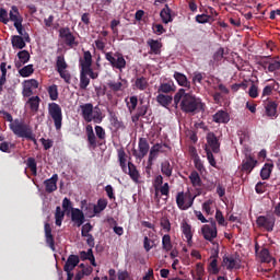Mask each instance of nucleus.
<instances>
[{
  "label": "nucleus",
  "instance_id": "nucleus-1",
  "mask_svg": "<svg viewBox=\"0 0 280 280\" xmlns=\"http://www.w3.org/2000/svg\"><path fill=\"white\" fill-rule=\"evenodd\" d=\"M174 104L176 108H178L179 104L182 113H186V115H198V113H205V103H202V98L185 92V89H179L176 92L174 95Z\"/></svg>",
  "mask_w": 280,
  "mask_h": 280
},
{
  "label": "nucleus",
  "instance_id": "nucleus-2",
  "mask_svg": "<svg viewBox=\"0 0 280 280\" xmlns=\"http://www.w3.org/2000/svg\"><path fill=\"white\" fill-rule=\"evenodd\" d=\"M10 130L19 137L20 139H27V141H33L34 145H38V141L36 140V136L32 130V127L25 121L16 118L13 124L9 125Z\"/></svg>",
  "mask_w": 280,
  "mask_h": 280
},
{
  "label": "nucleus",
  "instance_id": "nucleus-3",
  "mask_svg": "<svg viewBox=\"0 0 280 280\" xmlns=\"http://www.w3.org/2000/svg\"><path fill=\"white\" fill-rule=\"evenodd\" d=\"M80 110L81 116L86 124H91V121H94V124H102V120L104 119L102 117V109H100L98 106L93 107L92 103L80 105Z\"/></svg>",
  "mask_w": 280,
  "mask_h": 280
},
{
  "label": "nucleus",
  "instance_id": "nucleus-4",
  "mask_svg": "<svg viewBox=\"0 0 280 280\" xmlns=\"http://www.w3.org/2000/svg\"><path fill=\"white\" fill-rule=\"evenodd\" d=\"M161 148H167L168 150H172V148L167 143H155L149 152V158L147 162V173L150 174V170H152V166L154 165V161L159 159V153L165 154V150H161Z\"/></svg>",
  "mask_w": 280,
  "mask_h": 280
},
{
  "label": "nucleus",
  "instance_id": "nucleus-5",
  "mask_svg": "<svg viewBox=\"0 0 280 280\" xmlns=\"http://www.w3.org/2000/svg\"><path fill=\"white\" fill-rule=\"evenodd\" d=\"M48 115L51 117L56 130L62 129V107L58 103L48 104Z\"/></svg>",
  "mask_w": 280,
  "mask_h": 280
},
{
  "label": "nucleus",
  "instance_id": "nucleus-6",
  "mask_svg": "<svg viewBox=\"0 0 280 280\" xmlns=\"http://www.w3.org/2000/svg\"><path fill=\"white\" fill-rule=\"evenodd\" d=\"M105 59L108 60L113 69H118L119 71H121L126 67V59L124 58V55L119 51L105 52Z\"/></svg>",
  "mask_w": 280,
  "mask_h": 280
},
{
  "label": "nucleus",
  "instance_id": "nucleus-7",
  "mask_svg": "<svg viewBox=\"0 0 280 280\" xmlns=\"http://www.w3.org/2000/svg\"><path fill=\"white\" fill-rule=\"evenodd\" d=\"M194 200H196V197H192L190 192L179 191L176 195V205L180 211H187V209L194 207Z\"/></svg>",
  "mask_w": 280,
  "mask_h": 280
},
{
  "label": "nucleus",
  "instance_id": "nucleus-8",
  "mask_svg": "<svg viewBox=\"0 0 280 280\" xmlns=\"http://www.w3.org/2000/svg\"><path fill=\"white\" fill-rule=\"evenodd\" d=\"M138 150L139 151H137V149L132 150V155L135 159H139V161H141L148 156V152H150V143L148 142V138H139Z\"/></svg>",
  "mask_w": 280,
  "mask_h": 280
},
{
  "label": "nucleus",
  "instance_id": "nucleus-9",
  "mask_svg": "<svg viewBox=\"0 0 280 280\" xmlns=\"http://www.w3.org/2000/svg\"><path fill=\"white\" fill-rule=\"evenodd\" d=\"M59 37L63 39L65 45L73 49V47H78V42H75V35L71 33V28L69 27H61L59 30Z\"/></svg>",
  "mask_w": 280,
  "mask_h": 280
},
{
  "label": "nucleus",
  "instance_id": "nucleus-10",
  "mask_svg": "<svg viewBox=\"0 0 280 280\" xmlns=\"http://www.w3.org/2000/svg\"><path fill=\"white\" fill-rule=\"evenodd\" d=\"M256 224L258 229H264L268 233H272L275 231V218L260 215L256 219Z\"/></svg>",
  "mask_w": 280,
  "mask_h": 280
},
{
  "label": "nucleus",
  "instance_id": "nucleus-11",
  "mask_svg": "<svg viewBox=\"0 0 280 280\" xmlns=\"http://www.w3.org/2000/svg\"><path fill=\"white\" fill-rule=\"evenodd\" d=\"M240 264H242V260H240V255L237 254L223 256V266L226 270H240Z\"/></svg>",
  "mask_w": 280,
  "mask_h": 280
},
{
  "label": "nucleus",
  "instance_id": "nucleus-12",
  "mask_svg": "<svg viewBox=\"0 0 280 280\" xmlns=\"http://www.w3.org/2000/svg\"><path fill=\"white\" fill-rule=\"evenodd\" d=\"M206 139L210 151H212L214 154H218V152H220V140L218 139L215 133L208 132Z\"/></svg>",
  "mask_w": 280,
  "mask_h": 280
},
{
  "label": "nucleus",
  "instance_id": "nucleus-13",
  "mask_svg": "<svg viewBox=\"0 0 280 280\" xmlns=\"http://www.w3.org/2000/svg\"><path fill=\"white\" fill-rule=\"evenodd\" d=\"M44 233L47 246H49L52 252H56V240L54 238V234H51V224L45 223Z\"/></svg>",
  "mask_w": 280,
  "mask_h": 280
},
{
  "label": "nucleus",
  "instance_id": "nucleus-14",
  "mask_svg": "<svg viewBox=\"0 0 280 280\" xmlns=\"http://www.w3.org/2000/svg\"><path fill=\"white\" fill-rule=\"evenodd\" d=\"M47 194H54L58 189V174H54L50 178L44 180Z\"/></svg>",
  "mask_w": 280,
  "mask_h": 280
},
{
  "label": "nucleus",
  "instance_id": "nucleus-15",
  "mask_svg": "<svg viewBox=\"0 0 280 280\" xmlns=\"http://www.w3.org/2000/svg\"><path fill=\"white\" fill-rule=\"evenodd\" d=\"M214 124H229L231 121V115L226 110L220 109L212 116Z\"/></svg>",
  "mask_w": 280,
  "mask_h": 280
},
{
  "label": "nucleus",
  "instance_id": "nucleus-16",
  "mask_svg": "<svg viewBox=\"0 0 280 280\" xmlns=\"http://www.w3.org/2000/svg\"><path fill=\"white\" fill-rule=\"evenodd\" d=\"M201 233L208 242H213L215 237H218V229L211 228V225H203L201 229Z\"/></svg>",
  "mask_w": 280,
  "mask_h": 280
},
{
  "label": "nucleus",
  "instance_id": "nucleus-17",
  "mask_svg": "<svg viewBox=\"0 0 280 280\" xmlns=\"http://www.w3.org/2000/svg\"><path fill=\"white\" fill-rule=\"evenodd\" d=\"M80 264V256L78 255H70L63 266L65 272H72L75 269V266Z\"/></svg>",
  "mask_w": 280,
  "mask_h": 280
},
{
  "label": "nucleus",
  "instance_id": "nucleus-18",
  "mask_svg": "<svg viewBox=\"0 0 280 280\" xmlns=\"http://www.w3.org/2000/svg\"><path fill=\"white\" fill-rule=\"evenodd\" d=\"M71 220L74 222L77 226H82L85 222L84 212L79 208H74L71 211Z\"/></svg>",
  "mask_w": 280,
  "mask_h": 280
},
{
  "label": "nucleus",
  "instance_id": "nucleus-19",
  "mask_svg": "<svg viewBox=\"0 0 280 280\" xmlns=\"http://www.w3.org/2000/svg\"><path fill=\"white\" fill-rule=\"evenodd\" d=\"M264 106H265V113L267 115V117H277V108H278V104L275 101H264Z\"/></svg>",
  "mask_w": 280,
  "mask_h": 280
},
{
  "label": "nucleus",
  "instance_id": "nucleus-20",
  "mask_svg": "<svg viewBox=\"0 0 280 280\" xmlns=\"http://www.w3.org/2000/svg\"><path fill=\"white\" fill-rule=\"evenodd\" d=\"M255 165H257V161L253 159V156L248 155L242 162V171L247 172V174H250L253 170H255Z\"/></svg>",
  "mask_w": 280,
  "mask_h": 280
},
{
  "label": "nucleus",
  "instance_id": "nucleus-21",
  "mask_svg": "<svg viewBox=\"0 0 280 280\" xmlns=\"http://www.w3.org/2000/svg\"><path fill=\"white\" fill-rule=\"evenodd\" d=\"M174 80H176L179 86H184V89H191V82L187 80V75L180 72H174L173 74Z\"/></svg>",
  "mask_w": 280,
  "mask_h": 280
},
{
  "label": "nucleus",
  "instance_id": "nucleus-22",
  "mask_svg": "<svg viewBox=\"0 0 280 280\" xmlns=\"http://www.w3.org/2000/svg\"><path fill=\"white\" fill-rule=\"evenodd\" d=\"M125 174H128V176H130L133 183H139V178H141V174H139V170H137V166L132 162H128L127 173Z\"/></svg>",
  "mask_w": 280,
  "mask_h": 280
},
{
  "label": "nucleus",
  "instance_id": "nucleus-23",
  "mask_svg": "<svg viewBox=\"0 0 280 280\" xmlns=\"http://www.w3.org/2000/svg\"><path fill=\"white\" fill-rule=\"evenodd\" d=\"M9 21L14 23H23V15L19 12V7L12 5L9 12Z\"/></svg>",
  "mask_w": 280,
  "mask_h": 280
},
{
  "label": "nucleus",
  "instance_id": "nucleus-24",
  "mask_svg": "<svg viewBox=\"0 0 280 280\" xmlns=\"http://www.w3.org/2000/svg\"><path fill=\"white\" fill-rule=\"evenodd\" d=\"M81 70L93 67V55L89 50L83 52V59H80Z\"/></svg>",
  "mask_w": 280,
  "mask_h": 280
},
{
  "label": "nucleus",
  "instance_id": "nucleus-25",
  "mask_svg": "<svg viewBox=\"0 0 280 280\" xmlns=\"http://www.w3.org/2000/svg\"><path fill=\"white\" fill-rule=\"evenodd\" d=\"M148 47H150V54H154L155 56H159L161 54V47H163V44L159 42V39H148L147 40Z\"/></svg>",
  "mask_w": 280,
  "mask_h": 280
},
{
  "label": "nucleus",
  "instance_id": "nucleus-26",
  "mask_svg": "<svg viewBox=\"0 0 280 280\" xmlns=\"http://www.w3.org/2000/svg\"><path fill=\"white\" fill-rule=\"evenodd\" d=\"M160 16L162 19V23H165V25L174 21L172 18V9H170V4H165L164 9H162L160 12Z\"/></svg>",
  "mask_w": 280,
  "mask_h": 280
},
{
  "label": "nucleus",
  "instance_id": "nucleus-27",
  "mask_svg": "<svg viewBox=\"0 0 280 280\" xmlns=\"http://www.w3.org/2000/svg\"><path fill=\"white\" fill-rule=\"evenodd\" d=\"M176 91V84H174V81H168L166 83H162L159 89L158 93L162 94L165 93H174Z\"/></svg>",
  "mask_w": 280,
  "mask_h": 280
},
{
  "label": "nucleus",
  "instance_id": "nucleus-28",
  "mask_svg": "<svg viewBox=\"0 0 280 280\" xmlns=\"http://www.w3.org/2000/svg\"><path fill=\"white\" fill-rule=\"evenodd\" d=\"M86 135L89 145H91V148H97V138L95 137V132L93 131V126H86Z\"/></svg>",
  "mask_w": 280,
  "mask_h": 280
},
{
  "label": "nucleus",
  "instance_id": "nucleus-29",
  "mask_svg": "<svg viewBox=\"0 0 280 280\" xmlns=\"http://www.w3.org/2000/svg\"><path fill=\"white\" fill-rule=\"evenodd\" d=\"M26 105L30 106L32 113H38V108H40V97L32 96L27 100Z\"/></svg>",
  "mask_w": 280,
  "mask_h": 280
},
{
  "label": "nucleus",
  "instance_id": "nucleus-30",
  "mask_svg": "<svg viewBox=\"0 0 280 280\" xmlns=\"http://www.w3.org/2000/svg\"><path fill=\"white\" fill-rule=\"evenodd\" d=\"M126 151H124V149H119L118 150V162H119V166L121 167L124 174H128V166H127V159H126Z\"/></svg>",
  "mask_w": 280,
  "mask_h": 280
},
{
  "label": "nucleus",
  "instance_id": "nucleus-31",
  "mask_svg": "<svg viewBox=\"0 0 280 280\" xmlns=\"http://www.w3.org/2000/svg\"><path fill=\"white\" fill-rule=\"evenodd\" d=\"M107 89L109 91H113L114 93H119V91H124V83L121 81H115V80H109L106 83Z\"/></svg>",
  "mask_w": 280,
  "mask_h": 280
},
{
  "label": "nucleus",
  "instance_id": "nucleus-32",
  "mask_svg": "<svg viewBox=\"0 0 280 280\" xmlns=\"http://www.w3.org/2000/svg\"><path fill=\"white\" fill-rule=\"evenodd\" d=\"M89 84H91V79L89 78V74L84 70H81L80 84H79L81 91H86V89L89 88Z\"/></svg>",
  "mask_w": 280,
  "mask_h": 280
},
{
  "label": "nucleus",
  "instance_id": "nucleus-33",
  "mask_svg": "<svg viewBox=\"0 0 280 280\" xmlns=\"http://www.w3.org/2000/svg\"><path fill=\"white\" fill-rule=\"evenodd\" d=\"M261 264H270V261H273V264H277V260L270 256V250L268 248H262L259 254Z\"/></svg>",
  "mask_w": 280,
  "mask_h": 280
},
{
  "label": "nucleus",
  "instance_id": "nucleus-34",
  "mask_svg": "<svg viewBox=\"0 0 280 280\" xmlns=\"http://www.w3.org/2000/svg\"><path fill=\"white\" fill-rule=\"evenodd\" d=\"M172 172H174V167L170 163V161L165 160L161 163V173L163 176H166V178H170L172 176Z\"/></svg>",
  "mask_w": 280,
  "mask_h": 280
},
{
  "label": "nucleus",
  "instance_id": "nucleus-35",
  "mask_svg": "<svg viewBox=\"0 0 280 280\" xmlns=\"http://www.w3.org/2000/svg\"><path fill=\"white\" fill-rule=\"evenodd\" d=\"M11 43L15 49H24L25 47V38L22 37L21 35L12 36Z\"/></svg>",
  "mask_w": 280,
  "mask_h": 280
},
{
  "label": "nucleus",
  "instance_id": "nucleus-36",
  "mask_svg": "<svg viewBox=\"0 0 280 280\" xmlns=\"http://www.w3.org/2000/svg\"><path fill=\"white\" fill-rule=\"evenodd\" d=\"M277 86H279V83L275 80H272L271 84L266 85L262 89L261 100H264V97H270V95H272V91H275Z\"/></svg>",
  "mask_w": 280,
  "mask_h": 280
},
{
  "label": "nucleus",
  "instance_id": "nucleus-37",
  "mask_svg": "<svg viewBox=\"0 0 280 280\" xmlns=\"http://www.w3.org/2000/svg\"><path fill=\"white\" fill-rule=\"evenodd\" d=\"M173 97L170 95H165V94H160L156 96V102L160 103L161 106H163L164 108H167V106H170V104H172L173 102Z\"/></svg>",
  "mask_w": 280,
  "mask_h": 280
},
{
  "label": "nucleus",
  "instance_id": "nucleus-38",
  "mask_svg": "<svg viewBox=\"0 0 280 280\" xmlns=\"http://www.w3.org/2000/svg\"><path fill=\"white\" fill-rule=\"evenodd\" d=\"M272 167H275L271 163H266L260 171V177L262 180H268L270 178V174H272Z\"/></svg>",
  "mask_w": 280,
  "mask_h": 280
},
{
  "label": "nucleus",
  "instance_id": "nucleus-39",
  "mask_svg": "<svg viewBox=\"0 0 280 280\" xmlns=\"http://www.w3.org/2000/svg\"><path fill=\"white\" fill-rule=\"evenodd\" d=\"M182 232L185 235V237L189 244V242H191V240L194 237V233H191V225L189 223H187V221H184L182 223Z\"/></svg>",
  "mask_w": 280,
  "mask_h": 280
},
{
  "label": "nucleus",
  "instance_id": "nucleus-40",
  "mask_svg": "<svg viewBox=\"0 0 280 280\" xmlns=\"http://www.w3.org/2000/svg\"><path fill=\"white\" fill-rule=\"evenodd\" d=\"M106 207H108V200L98 199L97 203L94 205V207H93L94 215H97L98 213H102V211H104V209H106Z\"/></svg>",
  "mask_w": 280,
  "mask_h": 280
},
{
  "label": "nucleus",
  "instance_id": "nucleus-41",
  "mask_svg": "<svg viewBox=\"0 0 280 280\" xmlns=\"http://www.w3.org/2000/svg\"><path fill=\"white\" fill-rule=\"evenodd\" d=\"M162 248L165 253H170L174 248V245H172V236H170V234H165L162 237Z\"/></svg>",
  "mask_w": 280,
  "mask_h": 280
},
{
  "label": "nucleus",
  "instance_id": "nucleus-42",
  "mask_svg": "<svg viewBox=\"0 0 280 280\" xmlns=\"http://www.w3.org/2000/svg\"><path fill=\"white\" fill-rule=\"evenodd\" d=\"M26 167L31 170L33 176H38V164L36 163V159L27 158Z\"/></svg>",
  "mask_w": 280,
  "mask_h": 280
},
{
  "label": "nucleus",
  "instance_id": "nucleus-43",
  "mask_svg": "<svg viewBox=\"0 0 280 280\" xmlns=\"http://www.w3.org/2000/svg\"><path fill=\"white\" fill-rule=\"evenodd\" d=\"M189 180L192 187H202V178H200V174H198L196 171L190 173Z\"/></svg>",
  "mask_w": 280,
  "mask_h": 280
},
{
  "label": "nucleus",
  "instance_id": "nucleus-44",
  "mask_svg": "<svg viewBox=\"0 0 280 280\" xmlns=\"http://www.w3.org/2000/svg\"><path fill=\"white\" fill-rule=\"evenodd\" d=\"M135 86L138 89V91H145L148 89V78L145 77H138L135 81Z\"/></svg>",
  "mask_w": 280,
  "mask_h": 280
},
{
  "label": "nucleus",
  "instance_id": "nucleus-45",
  "mask_svg": "<svg viewBox=\"0 0 280 280\" xmlns=\"http://www.w3.org/2000/svg\"><path fill=\"white\" fill-rule=\"evenodd\" d=\"M65 210L62 211V208L60 206L56 207L55 212V224L56 226H62V220H65Z\"/></svg>",
  "mask_w": 280,
  "mask_h": 280
},
{
  "label": "nucleus",
  "instance_id": "nucleus-46",
  "mask_svg": "<svg viewBox=\"0 0 280 280\" xmlns=\"http://www.w3.org/2000/svg\"><path fill=\"white\" fill-rule=\"evenodd\" d=\"M15 30L18 31V34L24 38L26 43H30V34L25 32V28H23V22H18L13 24Z\"/></svg>",
  "mask_w": 280,
  "mask_h": 280
},
{
  "label": "nucleus",
  "instance_id": "nucleus-47",
  "mask_svg": "<svg viewBox=\"0 0 280 280\" xmlns=\"http://www.w3.org/2000/svg\"><path fill=\"white\" fill-rule=\"evenodd\" d=\"M279 70H280L279 57H276L273 59L269 57V66H268L269 73H275V71H279Z\"/></svg>",
  "mask_w": 280,
  "mask_h": 280
},
{
  "label": "nucleus",
  "instance_id": "nucleus-48",
  "mask_svg": "<svg viewBox=\"0 0 280 280\" xmlns=\"http://www.w3.org/2000/svg\"><path fill=\"white\" fill-rule=\"evenodd\" d=\"M129 113H133V110H137V106L139 104V98L137 96H130L129 101L128 98L125 100Z\"/></svg>",
  "mask_w": 280,
  "mask_h": 280
},
{
  "label": "nucleus",
  "instance_id": "nucleus-49",
  "mask_svg": "<svg viewBox=\"0 0 280 280\" xmlns=\"http://www.w3.org/2000/svg\"><path fill=\"white\" fill-rule=\"evenodd\" d=\"M68 68H69V65L65 60L63 55L58 56L56 60V71L67 70Z\"/></svg>",
  "mask_w": 280,
  "mask_h": 280
},
{
  "label": "nucleus",
  "instance_id": "nucleus-50",
  "mask_svg": "<svg viewBox=\"0 0 280 280\" xmlns=\"http://www.w3.org/2000/svg\"><path fill=\"white\" fill-rule=\"evenodd\" d=\"M19 73L22 78H30V75L34 73V65H27L23 67L22 69H20Z\"/></svg>",
  "mask_w": 280,
  "mask_h": 280
},
{
  "label": "nucleus",
  "instance_id": "nucleus-51",
  "mask_svg": "<svg viewBox=\"0 0 280 280\" xmlns=\"http://www.w3.org/2000/svg\"><path fill=\"white\" fill-rule=\"evenodd\" d=\"M62 209L67 213V215H69V213H71L75 208H73V203L71 202V199L65 197L62 200Z\"/></svg>",
  "mask_w": 280,
  "mask_h": 280
},
{
  "label": "nucleus",
  "instance_id": "nucleus-52",
  "mask_svg": "<svg viewBox=\"0 0 280 280\" xmlns=\"http://www.w3.org/2000/svg\"><path fill=\"white\" fill-rule=\"evenodd\" d=\"M110 124L116 130H124V128H126V126H124V121L119 120L117 116H112Z\"/></svg>",
  "mask_w": 280,
  "mask_h": 280
},
{
  "label": "nucleus",
  "instance_id": "nucleus-53",
  "mask_svg": "<svg viewBox=\"0 0 280 280\" xmlns=\"http://www.w3.org/2000/svg\"><path fill=\"white\" fill-rule=\"evenodd\" d=\"M48 95L52 102H56L58 100V85H50L48 88Z\"/></svg>",
  "mask_w": 280,
  "mask_h": 280
},
{
  "label": "nucleus",
  "instance_id": "nucleus-54",
  "mask_svg": "<svg viewBox=\"0 0 280 280\" xmlns=\"http://www.w3.org/2000/svg\"><path fill=\"white\" fill-rule=\"evenodd\" d=\"M18 58L21 62V65H26V62H30V52L27 50H21L18 52Z\"/></svg>",
  "mask_w": 280,
  "mask_h": 280
},
{
  "label": "nucleus",
  "instance_id": "nucleus-55",
  "mask_svg": "<svg viewBox=\"0 0 280 280\" xmlns=\"http://www.w3.org/2000/svg\"><path fill=\"white\" fill-rule=\"evenodd\" d=\"M213 205V200L208 199L202 203V211L207 213V215H213V210H211V206Z\"/></svg>",
  "mask_w": 280,
  "mask_h": 280
},
{
  "label": "nucleus",
  "instance_id": "nucleus-56",
  "mask_svg": "<svg viewBox=\"0 0 280 280\" xmlns=\"http://www.w3.org/2000/svg\"><path fill=\"white\" fill-rule=\"evenodd\" d=\"M249 97L253 100H256V97H259V86H257L255 83H252L248 91Z\"/></svg>",
  "mask_w": 280,
  "mask_h": 280
},
{
  "label": "nucleus",
  "instance_id": "nucleus-57",
  "mask_svg": "<svg viewBox=\"0 0 280 280\" xmlns=\"http://www.w3.org/2000/svg\"><path fill=\"white\" fill-rule=\"evenodd\" d=\"M209 272L210 275H219L220 273V268H218V259H212L210 265H209Z\"/></svg>",
  "mask_w": 280,
  "mask_h": 280
},
{
  "label": "nucleus",
  "instance_id": "nucleus-58",
  "mask_svg": "<svg viewBox=\"0 0 280 280\" xmlns=\"http://www.w3.org/2000/svg\"><path fill=\"white\" fill-rule=\"evenodd\" d=\"M231 89L232 91H234V93H236V91H240V89H242L243 91H246V89H248V81H243L241 83L232 84Z\"/></svg>",
  "mask_w": 280,
  "mask_h": 280
},
{
  "label": "nucleus",
  "instance_id": "nucleus-59",
  "mask_svg": "<svg viewBox=\"0 0 280 280\" xmlns=\"http://www.w3.org/2000/svg\"><path fill=\"white\" fill-rule=\"evenodd\" d=\"M0 23H3V25H8L10 23V19L8 16V10L0 8Z\"/></svg>",
  "mask_w": 280,
  "mask_h": 280
},
{
  "label": "nucleus",
  "instance_id": "nucleus-60",
  "mask_svg": "<svg viewBox=\"0 0 280 280\" xmlns=\"http://www.w3.org/2000/svg\"><path fill=\"white\" fill-rule=\"evenodd\" d=\"M224 58V48L220 47L214 54H213V60L214 62H222Z\"/></svg>",
  "mask_w": 280,
  "mask_h": 280
},
{
  "label": "nucleus",
  "instance_id": "nucleus-61",
  "mask_svg": "<svg viewBox=\"0 0 280 280\" xmlns=\"http://www.w3.org/2000/svg\"><path fill=\"white\" fill-rule=\"evenodd\" d=\"M148 108H150V106L147 105H140L137 109V114L136 117H145V115H148Z\"/></svg>",
  "mask_w": 280,
  "mask_h": 280
},
{
  "label": "nucleus",
  "instance_id": "nucleus-62",
  "mask_svg": "<svg viewBox=\"0 0 280 280\" xmlns=\"http://www.w3.org/2000/svg\"><path fill=\"white\" fill-rule=\"evenodd\" d=\"M196 22L200 23V24H205V23H209V21H211V15L208 14H198L196 15Z\"/></svg>",
  "mask_w": 280,
  "mask_h": 280
},
{
  "label": "nucleus",
  "instance_id": "nucleus-63",
  "mask_svg": "<svg viewBox=\"0 0 280 280\" xmlns=\"http://www.w3.org/2000/svg\"><path fill=\"white\" fill-rule=\"evenodd\" d=\"M91 231H93V225L91 223L83 224L81 229V236L84 237L86 235H91Z\"/></svg>",
  "mask_w": 280,
  "mask_h": 280
},
{
  "label": "nucleus",
  "instance_id": "nucleus-64",
  "mask_svg": "<svg viewBox=\"0 0 280 280\" xmlns=\"http://www.w3.org/2000/svg\"><path fill=\"white\" fill-rule=\"evenodd\" d=\"M60 75V78H62V80H65V82L67 84H71V73H69V71L67 70H59L57 71Z\"/></svg>",
  "mask_w": 280,
  "mask_h": 280
}]
</instances>
